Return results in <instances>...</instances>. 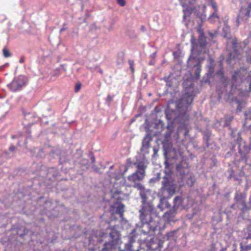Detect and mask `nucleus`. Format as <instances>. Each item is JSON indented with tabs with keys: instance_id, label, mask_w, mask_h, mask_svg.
Segmentation results:
<instances>
[{
	"instance_id": "1",
	"label": "nucleus",
	"mask_w": 251,
	"mask_h": 251,
	"mask_svg": "<svg viewBox=\"0 0 251 251\" xmlns=\"http://www.w3.org/2000/svg\"><path fill=\"white\" fill-rule=\"evenodd\" d=\"M134 165L137 170L134 173L129 175L127 179L129 183V186L137 190H142L144 188V186L139 182L143 181L145 178L147 165L144 161L135 162Z\"/></svg>"
},
{
	"instance_id": "2",
	"label": "nucleus",
	"mask_w": 251,
	"mask_h": 251,
	"mask_svg": "<svg viewBox=\"0 0 251 251\" xmlns=\"http://www.w3.org/2000/svg\"><path fill=\"white\" fill-rule=\"evenodd\" d=\"M140 191V196L142 199L141 209L139 210V219L142 224H149L152 221L151 213L154 209L153 206L148 201V197L145 193V189Z\"/></svg>"
},
{
	"instance_id": "3",
	"label": "nucleus",
	"mask_w": 251,
	"mask_h": 251,
	"mask_svg": "<svg viewBox=\"0 0 251 251\" xmlns=\"http://www.w3.org/2000/svg\"><path fill=\"white\" fill-rule=\"evenodd\" d=\"M161 185L158 193L159 196L162 199H171L175 194L176 188L175 179L171 175L166 174L162 177Z\"/></svg>"
},
{
	"instance_id": "4",
	"label": "nucleus",
	"mask_w": 251,
	"mask_h": 251,
	"mask_svg": "<svg viewBox=\"0 0 251 251\" xmlns=\"http://www.w3.org/2000/svg\"><path fill=\"white\" fill-rule=\"evenodd\" d=\"M27 82L26 78L24 75H20L15 78L8 85V87L12 92L20 90Z\"/></svg>"
},
{
	"instance_id": "5",
	"label": "nucleus",
	"mask_w": 251,
	"mask_h": 251,
	"mask_svg": "<svg viewBox=\"0 0 251 251\" xmlns=\"http://www.w3.org/2000/svg\"><path fill=\"white\" fill-rule=\"evenodd\" d=\"M118 231L116 230H113L109 234L111 238V241L106 242L104 243L102 248L103 251H113L115 249L117 237L116 236L118 235Z\"/></svg>"
},
{
	"instance_id": "6",
	"label": "nucleus",
	"mask_w": 251,
	"mask_h": 251,
	"mask_svg": "<svg viewBox=\"0 0 251 251\" xmlns=\"http://www.w3.org/2000/svg\"><path fill=\"white\" fill-rule=\"evenodd\" d=\"M193 101V98L192 94L189 93H185L177 102V107L181 108L183 107H186L190 104Z\"/></svg>"
},
{
	"instance_id": "7",
	"label": "nucleus",
	"mask_w": 251,
	"mask_h": 251,
	"mask_svg": "<svg viewBox=\"0 0 251 251\" xmlns=\"http://www.w3.org/2000/svg\"><path fill=\"white\" fill-rule=\"evenodd\" d=\"M216 75L220 81L224 85H226L228 83V79L224 75V70L223 68H221L214 75Z\"/></svg>"
},
{
	"instance_id": "8",
	"label": "nucleus",
	"mask_w": 251,
	"mask_h": 251,
	"mask_svg": "<svg viewBox=\"0 0 251 251\" xmlns=\"http://www.w3.org/2000/svg\"><path fill=\"white\" fill-rule=\"evenodd\" d=\"M151 141L152 137L148 134L147 135L143 140L141 150L144 151L148 150L150 146V143Z\"/></svg>"
},
{
	"instance_id": "9",
	"label": "nucleus",
	"mask_w": 251,
	"mask_h": 251,
	"mask_svg": "<svg viewBox=\"0 0 251 251\" xmlns=\"http://www.w3.org/2000/svg\"><path fill=\"white\" fill-rule=\"evenodd\" d=\"M214 66L212 64L211 65L208 66L207 72L206 73L207 78L205 80H203V81L205 83H210V78H212L213 77L214 75Z\"/></svg>"
},
{
	"instance_id": "10",
	"label": "nucleus",
	"mask_w": 251,
	"mask_h": 251,
	"mask_svg": "<svg viewBox=\"0 0 251 251\" xmlns=\"http://www.w3.org/2000/svg\"><path fill=\"white\" fill-rule=\"evenodd\" d=\"M183 201V199L181 196H176L174 199L173 209L176 211Z\"/></svg>"
},
{
	"instance_id": "11",
	"label": "nucleus",
	"mask_w": 251,
	"mask_h": 251,
	"mask_svg": "<svg viewBox=\"0 0 251 251\" xmlns=\"http://www.w3.org/2000/svg\"><path fill=\"white\" fill-rule=\"evenodd\" d=\"M248 235L246 237L244 243L247 245H251V224L247 228Z\"/></svg>"
},
{
	"instance_id": "12",
	"label": "nucleus",
	"mask_w": 251,
	"mask_h": 251,
	"mask_svg": "<svg viewBox=\"0 0 251 251\" xmlns=\"http://www.w3.org/2000/svg\"><path fill=\"white\" fill-rule=\"evenodd\" d=\"M220 18L217 14V12H213L209 17L208 21L211 23H214L216 21H218Z\"/></svg>"
},
{
	"instance_id": "13",
	"label": "nucleus",
	"mask_w": 251,
	"mask_h": 251,
	"mask_svg": "<svg viewBox=\"0 0 251 251\" xmlns=\"http://www.w3.org/2000/svg\"><path fill=\"white\" fill-rule=\"evenodd\" d=\"M176 213V211H175L173 209L172 210H169L168 211L164 213L163 217L169 220L171 218L174 217Z\"/></svg>"
},
{
	"instance_id": "14",
	"label": "nucleus",
	"mask_w": 251,
	"mask_h": 251,
	"mask_svg": "<svg viewBox=\"0 0 251 251\" xmlns=\"http://www.w3.org/2000/svg\"><path fill=\"white\" fill-rule=\"evenodd\" d=\"M124 212V205L123 204H119L117 206L116 210V213L120 215L121 217H123Z\"/></svg>"
},
{
	"instance_id": "15",
	"label": "nucleus",
	"mask_w": 251,
	"mask_h": 251,
	"mask_svg": "<svg viewBox=\"0 0 251 251\" xmlns=\"http://www.w3.org/2000/svg\"><path fill=\"white\" fill-rule=\"evenodd\" d=\"M199 43L200 44V47L202 48L205 47L206 45L205 38L204 37H201V38H199Z\"/></svg>"
},
{
	"instance_id": "16",
	"label": "nucleus",
	"mask_w": 251,
	"mask_h": 251,
	"mask_svg": "<svg viewBox=\"0 0 251 251\" xmlns=\"http://www.w3.org/2000/svg\"><path fill=\"white\" fill-rule=\"evenodd\" d=\"M2 53L3 56L6 58L11 56L12 55L6 47H4L2 49Z\"/></svg>"
},
{
	"instance_id": "17",
	"label": "nucleus",
	"mask_w": 251,
	"mask_h": 251,
	"mask_svg": "<svg viewBox=\"0 0 251 251\" xmlns=\"http://www.w3.org/2000/svg\"><path fill=\"white\" fill-rule=\"evenodd\" d=\"M195 67H196V69L195 71V75H196V77L198 78L200 76V73L201 72V67L200 65H197L195 66Z\"/></svg>"
},
{
	"instance_id": "18",
	"label": "nucleus",
	"mask_w": 251,
	"mask_h": 251,
	"mask_svg": "<svg viewBox=\"0 0 251 251\" xmlns=\"http://www.w3.org/2000/svg\"><path fill=\"white\" fill-rule=\"evenodd\" d=\"M128 64L129 65V68L131 71V72H132V73L133 74L135 72V69L134 68V61L133 60H131V59H129L128 61Z\"/></svg>"
},
{
	"instance_id": "19",
	"label": "nucleus",
	"mask_w": 251,
	"mask_h": 251,
	"mask_svg": "<svg viewBox=\"0 0 251 251\" xmlns=\"http://www.w3.org/2000/svg\"><path fill=\"white\" fill-rule=\"evenodd\" d=\"M240 251H251V245H246L244 247L241 246Z\"/></svg>"
},
{
	"instance_id": "20",
	"label": "nucleus",
	"mask_w": 251,
	"mask_h": 251,
	"mask_svg": "<svg viewBox=\"0 0 251 251\" xmlns=\"http://www.w3.org/2000/svg\"><path fill=\"white\" fill-rule=\"evenodd\" d=\"M133 242V238H131L130 240V242L128 245H127V249H129L130 251H138V250H135L132 248V246L131 244Z\"/></svg>"
},
{
	"instance_id": "21",
	"label": "nucleus",
	"mask_w": 251,
	"mask_h": 251,
	"mask_svg": "<svg viewBox=\"0 0 251 251\" xmlns=\"http://www.w3.org/2000/svg\"><path fill=\"white\" fill-rule=\"evenodd\" d=\"M81 86H82V85H81V83L78 82V83H76L75 87V93H77L78 91H79V90L81 89Z\"/></svg>"
},
{
	"instance_id": "22",
	"label": "nucleus",
	"mask_w": 251,
	"mask_h": 251,
	"mask_svg": "<svg viewBox=\"0 0 251 251\" xmlns=\"http://www.w3.org/2000/svg\"><path fill=\"white\" fill-rule=\"evenodd\" d=\"M172 132L171 131H167L165 133V140L168 141L169 138L171 137Z\"/></svg>"
},
{
	"instance_id": "23",
	"label": "nucleus",
	"mask_w": 251,
	"mask_h": 251,
	"mask_svg": "<svg viewBox=\"0 0 251 251\" xmlns=\"http://www.w3.org/2000/svg\"><path fill=\"white\" fill-rule=\"evenodd\" d=\"M117 3L121 6H124L126 4L125 0H117Z\"/></svg>"
},
{
	"instance_id": "24",
	"label": "nucleus",
	"mask_w": 251,
	"mask_h": 251,
	"mask_svg": "<svg viewBox=\"0 0 251 251\" xmlns=\"http://www.w3.org/2000/svg\"><path fill=\"white\" fill-rule=\"evenodd\" d=\"M211 5L212 6V7H213V8L214 10V12H217L218 8H217L216 3L215 2H212L211 3Z\"/></svg>"
},
{
	"instance_id": "25",
	"label": "nucleus",
	"mask_w": 251,
	"mask_h": 251,
	"mask_svg": "<svg viewBox=\"0 0 251 251\" xmlns=\"http://www.w3.org/2000/svg\"><path fill=\"white\" fill-rule=\"evenodd\" d=\"M16 148L13 145H11L9 148V150L11 152L15 151H16Z\"/></svg>"
},
{
	"instance_id": "26",
	"label": "nucleus",
	"mask_w": 251,
	"mask_h": 251,
	"mask_svg": "<svg viewBox=\"0 0 251 251\" xmlns=\"http://www.w3.org/2000/svg\"><path fill=\"white\" fill-rule=\"evenodd\" d=\"M113 100V97L111 96L110 95H108L106 98V101L110 102Z\"/></svg>"
},
{
	"instance_id": "27",
	"label": "nucleus",
	"mask_w": 251,
	"mask_h": 251,
	"mask_svg": "<svg viewBox=\"0 0 251 251\" xmlns=\"http://www.w3.org/2000/svg\"><path fill=\"white\" fill-rule=\"evenodd\" d=\"M25 57L24 56H22L19 60V62L20 63H23L25 62Z\"/></svg>"
},
{
	"instance_id": "28",
	"label": "nucleus",
	"mask_w": 251,
	"mask_h": 251,
	"mask_svg": "<svg viewBox=\"0 0 251 251\" xmlns=\"http://www.w3.org/2000/svg\"><path fill=\"white\" fill-rule=\"evenodd\" d=\"M175 233V232L174 231H172V232H168L167 233V236L168 237H170L171 236H173L174 235Z\"/></svg>"
},
{
	"instance_id": "29",
	"label": "nucleus",
	"mask_w": 251,
	"mask_h": 251,
	"mask_svg": "<svg viewBox=\"0 0 251 251\" xmlns=\"http://www.w3.org/2000/svg\"><path fill=\"white\" fill-rule=\"evenodd\" d=\"M88 162V160H87V159H83L82 160V162L81 163V164L85 165V164H87Z\"/></svg>"
},
{
	"instance_id": "30",
	"label": "nucleus",
	"mask_w": 251,
	"mask_h": 251,
	"mask_svg": "<svg viewBox=\"0 0 251 251\" xmlns=\"http://www.w3.org/2000/svg\"><path fill=\"white\" fill-rule=\"evenodd\" d=\"M99 73L100 74H101V75L103 74V70L100 68V67L99 68Z\"/></svg>"
},
{
	"instance_id": "31",
	"label": "nucleus",
	"mask_w": 251,
	"mask_h": 251,
	"mask_svg": "<svg viewBox=\"0 0 251 251\" xmlns=\"http://www.w3.org/2000/svg\"><path fill=\"white\" fill-rule=\"evenodd\" d=\"M91 161H92V163H94L95 162V157L94 156L91 157Z\"/></svg>"
},
{
	"instance_id": "32",
	"label": "nucleus",
	"mask_w": 251,
	"mask_h": 251,
	"mask_svg": "<svg viewBox=\"0 0 251 251\" xmlns=\"http://www.w3.org/2000/svg\"><path fill=\"white\" fill-rule=\"evenodd\" d=\"M93 168L94 169V170L95 171V172H98V169L96 167H95L94 166H93Z\"/></svg>"
},
{
	"instance_id": "33",
	"label": "nucleus",
	"mask_w": 251,
	"mask_h": 251,
	"mask_svg": "<svg viewBox=\"0 0 251 251\" xmlns=\"http://www.w3.org/2000/svg\"><path fill=\"white\" fill-rule=\"evenodd\" d=\"M59 75H60V73H58V74H53V76H59Z\"/></svg>"
},
{
	"instance_id": "34",
	"label": "nucleus",
	"mask_w": 251,
	"mask_h": 251,
	"mask_svg": "<svg viewBox=\"0 0 251 251\" xmlns=\"http://www.w3.org/2000/svg\"><path fill=\"white\" fill-rule=\"evenodd\" d=\"M128 170V167H126L125 168V169L124 170V173L126 172Z\"/></svg>"
},
{
	"instance_id": "35",
	"label": "nucleus",
	"mask_w": 251,
	"mask_h": 251,
	"mask_svg": "<svg viewBox=\"0 0 251 251\" xmlns=\"http://www.w3.org/2000/svg\"><path fill=\"white\" fill-rule=\"evenodd\" d=\"M65 30V28H62L61 29L60 31H64Z\"/></svg>"
},
{
	"instance_id": "36",
	"label": "nucleus",
	"mask_w": 251,
	"mask_h": 251,
	"mask_svg": "<svg viewBox=\"0 0 251 251\" xmlns=\"http://www.w3.org/2000/svg\"><path fill=\"white\" fill-rule=\"evenodd\" d=\"M210 63H212V62H214V60L212 59H210Z\"/></svg>"
},
{
	"instance_id": "37",
	"label": "nucleus",
	"mask_w": 251,
	"mask_h": 251,
	"mask_svg": "<svg viewBox=\"0 0 251 251\" xmlns=\"http://www.w3.org/2000/svg\"><path fill=\"white\" fill-rule=\"evenodd\" d=\"M249 86H250V89H251V82L250 83Z\"/></svg>"
},
{
	"instance_id": "38",
	"label": "nucleus",
	"mask_w": 251,
	"mask_h": 251,
	"mask_svg": "<svg viewBox=\"0 0 251 251\" xmlns=\"http://www.w3.org/2000/svg\"><path fill=\"white\" fill-rule=\"evenodd\" d=\"M234 77H235V75H233V77H232V79H234Z\"/></svg>"
},
{
	"instance_id": "39",
	"label": "nucleus",
	"mask_w": 251,
	"mask_h": 251,
	"mask_svg": "<svg viewBox=\"0 0 251 251\" xmlns=\"http://www.w3.org/2000/svg\"><path fill=\"white\" fill-rule=\"evenodd\" d=\"M220 65H221V66H222V61H221V62H220Z\"/></svg>"
}]
</instances>
